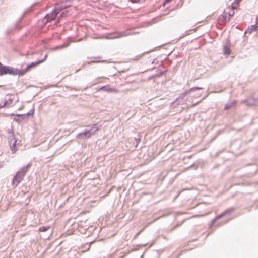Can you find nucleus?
Wrapping results in <instances>:
<instances>
[{
  "label": "nucleus",
  "mask_w": 258,
  "mask_h": 258,
  "mask_svg": "<svg viewBox=\"0 0 258 258\" xmlns=\"http://www.w3.org/2000/svg\"><path fill=\"white\" fill-rule=\"evenodd\" d=\"M30 165L28 164L26 167L22 168L17 172L13 180V184L17 186L23 179L24 175L28 171Z\"/></svg>",
  "instance_id": "f257e3e1"
},
{
  "label": "nucleus",
  "mask_w": 258,
  "mask_h": 258,
  "mask_svg": "<svg viewBox=\"0 0 258 258\" xmlns=\"http://www.w3.org/2000/svg\"><path fill=\"white\" fill-rule=\"evenodd\" d=\"M7 74L19 76V69L3 66L0 62V75H3Z\"/></svg>",
  "instance_id": "f03ea898"
},
{
  "label": "nucleus",
  "mask_w": 258,
  "mask_h": 258,
  "mask_svg": "<svg viewBox=\"0 0 258 258\" xmlns=\"http://www.w3.org/2000/svg\"><path fill=\"white\" fill-rule=\"evenodd\" d=\"M47 55H46L44 58L42 60H38L36 62H32L31 64L28 65L26 68L24 70H20L19 69V76H23L26 74L27 72H29L32 69L37 67L39 65L40 63L44 62L45 59L47 58Z\"/></svg>",
  "instance_id": "7ed1b4c3"
},
{
  "label": "nucleus",
  "mask_w": 258,
  "mask_h": 258,
  "mask_svg": "<svg viewBox=\"0 0 258 258\" xmlns=\"http://www.w3.org/2000/svg\"><path fill=\"white\" fill-rule=\"evenodd\" d=\"M59 12L58 9H55L51 13L47 14L44 19L45 23H47L54 19Z\"/></svg>",
  "instance_id": "20e7f679"
},
{
  "label": "nucleus",
  "mask_w": 258,
  "mask_h": 258,
  "mask_svg": "<svg viewBox=\"0 0 258 258\" xmlns=\"http://www.w3.org/2000/svg\"><path fill=\"white\" fill-rule=\"evenodd\" d=\"M17 140L16 139L14 135H12L9 137V144L11 146L13 153H15L17 150L16 148Z\"/></svg>",
  "instance_id": "39448f33"
},
{
  "label": "nucleus",
  "mask_w": 258,
  "mask_h": 258,
  "mask_svg": "<svg viewBox=\"0 0 258 258\" xmlns=\"http://www.w3.org/2000/svg\"><path fill=\"white\" fill-rule=\"evenodd\" d=\"M230 17H229L227 14L223 12V13L218 18V22L221 25H225L230 20Z\"/></svg>",
  "instance_id": "423d86ee"
},
{
  "label": "nucleus",
  "mask_w": 258,
  "mask_h": 258,
  "mask_svg": "<svg viewBox=\"0 0 258 258\" xmlns=\"http://www.w3.org/2000/svg\"><path fill=\"white\" fill-rule=\"evenodd\" d=\"M237 6L235 5V7H232V5H231V7H227L225 10L224 12L227 14L229 17H232L234 14V9L237 7Z\"/></svg>",
  "instance_id": "0eeeda50"
},
{
  "label": "nucleus",
  "mask_w": 258,
  "mask_h": 258,
  "mask_svg": "<svg viewBox=\"0 0 258 258\" xmlns=\"http://www.w3.org/2000/svg\"><path fill=\"white\" fill-rule=\"evenodd\" d=\"M12 99L10 98L8 99L5 98L4 100H3L0 104V107H4L10 105L12 103Z\"/></svg>",
  "instance_id": "6e6552de"
},
{
  "label": "nucleus",
  "mask_w": 258,
  "mask_h": 258,
  "mask_svg": "<svg viewBox=\"0 0 258 258\" xmlns=\"http://www.w3.org/2000/svg\"><path fill=\"white\" fill-rule=\"evenodd\" d=\"M100 90H103L104 91H106L108 92H114L117 93L118 92V90L115 88H113L109 87L108 86H103L101 88H100Z\"/></svg>",
  "instance_id": "1a4fd4ad"
},
{
  "label": "nucleus",
  "mask_w": 258,
  "mask_h": 258,
  "mask_svg": "<svg viewBox=\"0 0 258 258\" xmlns=\"http://www.w3.org/2000/svg\"><path fill=\"white\" fill-rule=\"evenodd\" d=\"M224 54L227 55H229L230 54V48L228 45H226L224 46Z\"/></svg>",
  "instance_id": "9d476101"
},
{
  "label": "nucleus",
  "mask_w": 258,
  "mask_h": 258,
  "mask_svg": "<svg viewBox=\"0 0 258 258\" xmlns=\"http://www.w3.org/2000/svg\"><path fill=\"white\" fill-rule=\"evenodd\" d=\"M49 228H50L49 227H46V226L41 227L39 229V231L45 232V231L48 230V229H49Z\"/></svg>",
  "instance_id": "9b49d317"
},
{
  "label": "nucleus",
  "mask_w": 258,
  "mask_h": 258,
  "mask_svg": "<svg viewBox=\"0 0 258 258\" xmlns=\"http://www.w3.org/2000/svg\"><path fill=\"white\" fill-rule=\"evenodd\" d=\"M235 104H236V102H233L230 105H225L224 108H225V109H229V108H231L232 107L234 106V105H235Z\"/></svg>",
  "instance_id": "f8f14e48"
},
{
  "label": "nucleus",
  "mask_w": 258,
  "mask_h": 258,
  "mask_svg": "<svg viewBox=\"0 0 258 258\" xmlns=\"http://www.w3.org/2000/svg\"><path fill=\"white\" fill-rule=\"evenodd\" d=\"M241 0H235L233 3H232V7H235V6H238L239 5V3L241 1Z\"/></svg>",
  "instance_id": "ddd939ff"
},
{
  "label": "nucleus",
  "mask_w": 258,
  "mask_h": 258,
  "mask_svg": "<svg viewBox=\"0 0 258 258\" xmlns=\"http://www.w3.org/2000/svg\"><path fill=\"white\" fill-rule=\"evenodd\" d=\"M83 134L85 136H87L88 137H90L91 136V134L89 133V131L84 132Z\"/></svg>",
  "instance_id": "4468645a"
},
{
  "label": "nucleus",
  "mask_w": 258,
  "mask_h": 258,
  "mask_svg": "<svg viewBox=\"0 0 258 258\" xmlns=\"http://www.w3.org/2000/svg\"><path fill=\"white\" fill-rule=\"evenodd\" d=\"M133 3H139L140 0H130Z\"/></svg>",
  "instance_id": "2eb2a0df"
},
{
  "label": "nucleus",
  "mask_w": 258,
  "mask_h": 258,
  "mask_svg": "<svg viewBox=\"0 0 258 258\" xmlns=\"http://www.w3.org/2000/svg\"><path fill=\"white\" fill-rule=\"evenodd\" d=\"M123 36V35L122 34H120L119 36H117V37H116L115 38H119V37H122V36Z\"/></svg>",
  "instance_id": "dca6fc26"
},
{
  "label": "nucleus",
  "mask_w": 258,
  "mask_h": 258,
  "mask_svg": "<svg viewBox=\"0 0 258 258\" xmlns=\"http://www.w3.org/2000/svg\"><path fill=\"white\" fill-rule=\"evenodd\" d=\"M171 0H165V2L166 3H169V2H170Z\"/></svg>",
  "instance_id": "f3484780"
},
{
  "label": "nucleus",
  "mask_w": 258,
  "mask_h": 258,
  "mask_svg": "<svg viewBox=\"0 0 258 258\" xmlns=\"http://www.w3.org/2000/svg\"><path fill=\"white\" fill-rule=\"evenodd\" d=\"M18 116H24V115H20V114H18L17 115Z\"/></svg>",
  "instance_id": "a211bd4d"
}]
</instances>
